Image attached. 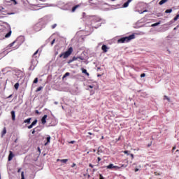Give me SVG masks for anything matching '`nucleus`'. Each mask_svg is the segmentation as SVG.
Masks as SVG:
<instances>
[{
    "mask_svg": "<svg viewBox=\"0 0 179 179\" xmlns=\"http://www.w3.org/2000/svg\"><path fill=\"white\" fill-rule=\"evenodd\" d=\"M135 38V34L129 35V36L122 37L117 40V43L119 44H122L124 43H129L131 40H134Z\"/></svg>",
    "mask_w": 179,
    "mask_h": 179,
    "instance_id": "nucleus-1",
    "label": "nucleus"
},
{
    "mask_svg": "<svg viewBox=\"0 0 179 179\" xmlns=\"http://www.w3.org/2000/svg\"><path fill=\"white\" fill-rule=\"evenodd\" d=\"M72 52H73V48L72 47H70L67 51L59 55V58L63 57L65 59L68 58L71 55V54H72Z\"/></svg>",
    "mask_w": 179,
    "mask_h": 179,
    "instance_id": "nucleus-2",
    "label": "nucleus"
},
{
    "mask_svg": "<svg viewBox=\"0 0 179 179\" xmlns=\"http://www.w3.org/2000/svg\"><path fill=\"white\" fill-rule=\"evenodd\" d=\"M47 117L48 115H44L43 117H42L41 119V122L42 124L44 125V124H46L47 123Z\"/></svg>",
    "mask_w": 179,
    "mask_h": 179,
    "instance_id": "nucleus-3",
    "label": "nucleus"
},
{
    "mask_svg": "<svg viewBox=\"0 0 179 179\" xmlns=\"http://www.w3.org/2000/svg\"><path fill=\"white\" fill-rule=\"evenodd\" d=\"M37 124V120H35L31 124V125L28 126L27 128L28 129H31V128H33V127H34V125H36Z\"/></svg>",
    "mask_w": 179,
    "mask_h": 179,
    "instance_id": "nucleus-4",
    "label": "nucleus"
},
{
    "mask_svg": "<svg viewBox=\"0 0 179 179\" xmlns=\"http://www.w3.org/2000/svg\"><path fill=\"white\" fill-rule=\"evenodd\" d=\"M14 157H15V155H13V152L12 151H10V153L8 155V162H10Z\"/></svg>",
    "mask_w": 179,
    "mask_h": 179,
    "instance_id": "nucleus-5",
    "label": "nucleus"
},
{
    "mask_svg": "<svg viewBox=\"0 0 179 179\" xmlns=\"http://www.w3.org/2000/svg\"><path fill=\"white\" fill-rule=\"evenodd\" d=\"M101 50L103 52H107V51H108V48L107 47L106 45H103L101 47Z\"/></svg>",
    "mask_w": 179,
    "mask_h": 179,
    "instance_id": "nucleus-6",
    "label": "nucleus"
},
{
    "mask_svg": "<svg viewBox=\"0 0 179 179\" xmlns=\"http://www.w3.org/2000/svg\"><path fill=\"white\" fill-rule=\"evenodd\" d=\"M11 117L13 121H15L16 120V115L15 114V110L11 111Z\"/></svg>",
    "mask_w": 179,
    "mask_h": 179,
    "instance_id": "nucleus-7",
    "label": "nucleus"
},
{
    "mask_svg": "<svg viewBox=\"0 0 179 179\" xmlns=\"http://www.w3.org/2000/svg\"><path fill=\"white\" fill-rule=\"evenodd\" d=\"M131 1V0H128L126 3H124L123 8H128L129 3Z\"/></svg>",
    "mask_w": 179,
    "mask_h": 179,
    "instance_id": "nucleus-8",
    "label": "nucleus"
},
{
    "mask_svg": "<svg viewBox=\"0 0 179 179\" xmlns=\"http://www.w3.org/2000/svg\"><path fill=\"white\" fill-rule=\"evenodd\" d=\"M46 141H47V142L45 143V146H47V145H48V143H50V141H51V136H48L47 138H46Z\"/></svg>",
    "mask_w": 179,
    "mask_h": 179,
    "instance_id": "nucleus-9",
    "label": "nucleus"
},
{
    "mask_svg": "<svg viewBox=\"0 0 179 179\" xmlns=\"http://www.w3.org/2000/svg\"><path fill=\"white\" fill-rule=\"evenodd\" d=\"M81 71H82L83 73H85V75H87V76H90L89 73L87 72V70H86L85 69H81Z\"/></svg>",
    "mask_w": 179,
    "mask_h": 179,
    "instance_id": "nucleus-10",
    "label": "nucleus"
},
{
    "mask_svg": "<svg viewBox=\"0 0 179 179\" xmlns=\"http://www.w3.org/2000/svg\"><path fill=\"white\" fill-rule=\"evenodd\" d=\"M114 164H110L109 165H108L107 166H106V169H108L109 170H111V169H114Z\"/></svg>",
    "mask_w": 179,
    "mask_h": 179,
    "instance_id": "nucleus-11",
    "label": "nucleus"
},
{
    "mask_svg": "<svg viewBox=\"0 0 179 179\" xmlns=\"http://www.w3.org/2000/svg\"><path fill=\"white\" fill-rule=\"evenodd\" d=\"M164 100H167V101H169V103L171 102V100L170 99V98L166 95L164 96Z\"/></svg>",
    "mask_w": 179,
    "mask_h": 179,
    "instance_id": "nucleus-12",
    "label": "nucleus"
},
{
    "mask_svg": "<svg viewBox=\"0 0 179 179\" xmlns=\"http://www.w3.org/2000/svg\"><path fill=\"white\" fill-rule=\"evenodd\" d=\"M6 134V127H4V128L3 129L2 132H1V136H5Z\"/></svg>",
    "mask_w": 179,
    "mask_h": 179,
    "instance_id": "nucleus-13",
    "label": "nucleus"
},
{
    "mask_svg": "<svg viewBox=\"0 0 179 179\" xmlns=\"http://www.w3.org/2000/svg\"><path fill=\"white\" fill-rule=\"evenodd\" d=\"M11 34H12V31H9V32L5 35V38H8L10 37Z\"/></svg>",
    "mask_w": 179,
    "mask_h": 179,
    "instance_id": "nucleus-14",
    "label": "nucleus"
},
{
    "mask_svg": "<svg viewBox=\"0 0 179 179\" xmlns=\"http://www.w3.org/2000/svg\"><path fill=\"white\" fill-rule=\"evenodd\" d=\"M30 121H31V118H28L24 120V124H30Z\"/></svg>",
    "mask_w": 179,
    "mask_h": 179,
    "instance_id": "nucleus-15",
    "label": "nucleus"
},
{
    "mask_svg": "<svg viewBox=\"0 0 179 179\" xmlns=\"http://www.w3.org/2000/svg\"><path fill=\"white\" fill-rule=\"evenodd\" d=\"M78 8H79V5H76L75 6H73L72 8L71 12H75V10H76V9H78Z\"/></svg>",
    "mask_w": 179,
    "mask_h": 179,
    "instance_id": "nucleus-16",
    "label": "nucleus"
},
{
    "mask_svg": "<svg viewBox=\"0 0 179 179\" xmlns=\"http://www.w3.org/2000/svg\"><path fill=\"white\" fill-rule=\"evenodd\" d=\"M169 0H161L159 3V5H163L164 3H166Z\"/></svg>",
    "mask_w": 179,
    "mask_h": 179,
    "instance_id": "nucleus-17",
    "label": "nucleus"
},
{
    "mask_svg": "<svg viewBox=\"0 0 179 179\" xmlns=\"http://www.w3.org/2000/svg\"><path fill=\"white\" fill-rule=\"evenodd\" d=\"M69 75H71V73L69 72H67L63 76L62 78L65 79V78H66V76H69Z\"/></svg>",
    "mask_w": 179,
    "mask_h": 179,
    "instance_id": "nucleus-18",
    "label": "nucleus"
},
{
    "mask_svg": "<svg viewBox=\"0 0 179 179\" xmlns=\"http://www.w3.org/2000/svg\"><path fill=\"white\" fill-rule=\"evenodd\" d=\"M14 87L15 90H17L19 89V83H15Z\"/></svg>",
    "mask_w": 179,
    "mask_h": 179,
    "instance_id": "nucleus-19",
    "label": "nucleus"
},
{
    "mask_svg": "<svg viewBox=\"0 0 179 179\" xmlns=\"http://www.w3.org/2000/svg\"><path fill=\"white\" fill-rule=\"evenodd\" d=\"M173 12V9H167L165 10V13H171Z\"/></svg>",
    "mask_w": 179,
    "mask_h": 179,
    "instance_id": "nucleus-20",
    "label": "nucleus"
},
{
    "mask_svg": "<svg viewBox=\"0 0 179 179\" xmlns=\"http://www.w3.org/2000/svg\"><path fill=\"white\" fill-rule=\"evenodd\" d=\"M12 5H17V1L16 0H11Z\"/></svg>",
    "mask_w": 179,
    "mask_h": 179,
    "instance_id": "nucleus-21",
    "label": "nucleus"
},
{
    "mask_svg": "<svg viewBox=\"0 0 179 179\" xmlns=\"http://www.w3.org/2000/svg\"><path fill=\"white\" fill-rule=\"evenodd\" d=\"M179 18V14L176 15V16L173 18V20L176 22V20H178Z\"/></svg>",
    "mask_w": 179,
    "mask_h": 179,
    "instance_id": "nucleus-22",
    "label": "nucleus"
},
{
    "mask_svg": "<svg viewBox=\"0 0 179 179\" xmlns=\"http://www.w3.org/2000/svg\"><path fill=\"white\" fill-rule=\"evenodd\" d=\"M84 177H87V178H90V175L89 173H84Z\"/></svg>",
    "mask_w": 179,
    "mask_h": 179,
    "instance_id": "nucleus-23",
    "label": "nucleus"
},
{
    "mask_svg": "<svg viewBox=\"0 0 179 179\" xmlns=\"http://www.w3.org/2000/svg\"><path fill=\"white\" fill-rule=\"evenodd\" d=\"M37 54H38V50H37L34 53L33 57H34V58H36V55H37Z\"/></svg>",
    "mask_w": 179,
    "mask_h": 179,
    "instance_id": "nucleus-24",
    "label": "nucleus"
},
{
    "mask_svg": "<svg viewBox=\"0 0 179 179\" xmlns=\"http://www.w3.org/2000/svg\"><path fill=\"white\" fill-rule=\"evenodd\" d=\"M37 54H38V50H37L34 53L33 57H34V58H36V55H37Z\"/></svg>",
    "mask_w": 179,
    "mask_h": 179,
    "instance_id": "nucleus-25",
    "label": "nucleus"
},
{
    "mask_svg": "<svg viewBox=\"0 0 179 179\" xmlns=\"http://www.w3.org/2000/svg\"><path fill=\"white\" fill-rule=\"evenodd\" d=\"M38 83V78H36L34 80V82L33 83Z\"/></svg>",
    "mask_w": 179,
    "mask_h": 179,
    "instance_id": "nucleus-26",
    "label": "nucleus"
},
{
    "mask_svg": "<svg viewBox=\"0 0 179 179\" xmlns=\"http://www.w3.org/2000/svg\"><path fill=\"white\" fill-rule=\"evenodd\" d=\"M60 162H61L62 163H66V162H68V159H62V160H60Z\"/></svg>",
    "mask_w": 179,
    "mask_h": 179,
    "instance_id": "nucleus-27",
    "label": "nucleus"
},
{
    "mask_svg": "<svg viewBox=\"0 0 179 179\" xmlns=\"http://www.w3.org/2000/svg\"><path fill=\"white\" fill-rule=\"evenodd\" d=\"M21 179H24V172L21 173Z\"/></svg>",
    "mask_w": 179,
    "mask_h": 179,
    "instance_id": "nucleus-28",
    "label": "nucleus"
},
{
    "mask_svg": "<svg viewBox=\"0 0 179 179\" xmlns=\"http://www.w3.org/2000/svg\"><path fill=\"white\" fill-rule=\"evenodd\" d=\"M113 169H115V170H120V169H121V167H120L118 166H114Z\"/></svg>",
    "mask_w": 179,
    "mask_h": 179,
    "instance_id": "nucleus-29",
    "label": "nucleus"
},
{
    "mask_svg": "<svg viewBox=\"0 0 179 179\" xmlns=\"http://www.w3.org/2000/svg\"><path fill=\"white\" fill-rule=\"evenodd\" d=\"M43 89V87H39L36 89V92H41V90Z\"/></svg>",
    "mask_w": 179,
    "mask_h": 179,
    "instance_id": "nucleus-30",
    "label": "nucleus"
},
{
    "mask_svg": "<svg viewBox=\"0 0 179 179\" xmlns=\"http://www.w3.org/2000/svg\"><path fill=\"white\" fill-rule=\"evenodd\" d=\"M16 43V41H13L10 44V47H13L14 44Z\"/></svg>",
    "mask_w": 179,
    "mask_h": 179,
    "instance_id": "nucleus-31",
    "label": "nucleus"
},
{
    "mask_svg": "<svg viewBox=\"0 0 179 179\" xmlns=\"http://www.w3.org/2000/svg\"><path fill=\"white\" fill-rule=\"evenodd\" d=\"M5 1L6 2V3H12V0H5Z\"/></svg>",
    "mask_w": 179,
    "mask_h": 179,
    "instance_id": "nucleus-32",
    "label": "nucleus"
},
{
    "mask_svg": "<svg viewBox=\"0 0 179 179\" xmlns=\"http://www.w3.org/2000/svg\"><path fill=\"white\" fill-rule=\"evenodd\" d=\"M124 155H129V151H128V150H125V151H124Z\"/></svg>",
    "mask_w": 179,
    "mask_h": 179,
    "instance_id": "nucleus-33",
    "label": "nucleus"
},
{
    "mask_svg": "<svg viewBox=\"0 0 179 179\" xmlns=\"http://www.w3.org/2000/svg\"><path fill=\"white\" fill-rule=\"evenodd\" d=\"M146 76L145 73L141 74V78H145Z\"/></svg>",
    "mask_w": 179,
    "mask_h": 179,
    "instance_id": "nucleus-34",
    "label": "nucleus"
},
{
    "mask_svg": "<svg viewBox=\"0 0 179 179\" xmlns=\"http://www.w3.org/2000/svg\"><path fill=\"white\" fill-rule=\"evenodd\" d=\"M57 27V24L52 25V29H55Z\"/></svg>",
    "mask_w": 179,
    "mask_h": 179,
    "instance_id": "nucleus-35",
    "label": "nucleus"
},
{
    "mask_svg": "<svg viewBox=\"0 0 179 179\" xmlns=\"http://www.w3.org/2000/svg\"><path fill=\"white\" fill-rule=\"evenodd\" d=\"M76 141H71L70 142H69V143H71V145H73V143H76Z\"/></svg>",
    "mask_w": 179,
    "mask_h": 179,
    "instance_id": "nucleus-36",
    "label": "nucleus"
},
{
    "mask_svg": "<svg viewBox=\"0 0 179 179\" xmlns=\"http://www.w3.org/2000/svg\"><path fill=\"white\" fill-rule=\"evenodd\" d=\"M55 43V39H53L51 42V45H54V43Z\"/></svg>",
    "mask_w": 179,
    "mask_h": 179,
    "instance_id": "nucleus-37",
    "label": "nucleus"
},
{
    "mask_svg": "<svg viewBox=\"0 0 179 179\" xmlns=\"http://www.w3.org/2000/svg\"><path fill=\"white\" fill-rule=\"evenodd\" d=\"M71 62H73V59H70L68 61V64H71Z\"/></svg>",
    "mask_w": 179,
    "mask_h": 179,
    "instance_id": "nucleus-38",
    "label": "nucleus"
},
{
    "mask_svg": "<svg viewBox=\"0 0 179 179\" xmlns=\"http://www.w3.org/2000/svg\"><path fill=\"white\" fill-rule=\"evenodd\" d=\"M36 129H34L33 131H31L32 135H34L36 134Z\"/></svg>",
    "mask_w": 179,
    "mask_h": 179,
    "instance_id": "nucleus-39",
    "label": "nucleus"
},
{
    "mask_svg": "<svg viewBox=\"0 0 179 179\" xmlns=\"http://www.w3.org/2000/svg\"><path fill=\"white\" fill-rule=\"evenodd\" d=\"M99 179H104V177H103V175L101 174L99 175Z\"/></svg>",
    "mask_w": 179,
    "mask_h": 179,
    "instance_id": "nucleus-40",
    "label": "nucleus"
},
{
    "mask_svg": "<svg viewBox=\"0 0 179 179\" xmlns=\"http://www.w3.org/2000/svg\"><path fill=\"white\" fill-rule=\"evenodd\" d=\"M72 59H73V61H76V59H78V57H73L72 58Z\"/></svg>",
    "mask_w": 179,
    "mask_h": 179,
    "instance_id": "nucleus-41",
    "label": "nucleus"
},
{
    "mask_svg": "<svg viewBox=\"0 0 179 179\" xmlns=\"http://www.w3.org/2000/svg\"><path fill=\"white\" fill-rule=\"evenodd\" d=\"M130 156L131 157V160H134V154H130Z\"/></svg>",
    "mask_w": 179,
    "mask_h": 179,
    "instance_id": "nucleus-42",
    "label": "nucleus"
},
{
    "mask_svg": "<svg viewBox=\"0 0 179 179\" xmlns=\"http://www.w3.org/2000/svg\"><path fill=\"white\" fill-rule=\"evenodd\" d=\"M119 167H120V169H122V167H127V165L125 166L124 164H122L121 166H119Z\"/></svg>",
    "mask_w": 179,
    "mask_h": 179,
    "instance_id": "nucleus-43",
    "label": "nucleus"
},
{
    "mask_svg": "<svg viewBox=\"0 0 179 179\" xmlns=\"http://www.w3.org/2000/svg\"><path fill=\"white\" fill-rule=\"evenodd\" d=\"M157 22L155 23V24H152L151 26L153 27L155 26H157Z\"/></svg>",
    "mask_w": 179,
    "mask_h": 179,
    "instance_id": "nucleus-44",
    "label": "nucleus"
},
{
    "mask_svg": "<svg viewBox=\"0 0 179 179\" xmlns=\"http://www.w3.org/2000/svg\"><path fill=\"white\" fill-rule=\"evenodd\" d=\"M35 113H36V114H38V115L40 114V112H39L38 110H35Z\"/></svg>",
    "mask_w": 179,
    "mask_h": 179,
    "instance_id": "nucleus-45",
    "label": "nucleus"
},
{
    "mask_svg": "<svg viewBox=\"0 0 179 179\" xmlns=\"http://www.w3.org/2000/svg\"><path fill=\"white\" fill-rule=\"evenodd\" d=\"M98 162H101V158H100V157H98Z\"/></svg>",
    "mask_w": 179,
    "mask_h": 179,
    "instance_id": "nucleus-46",
    "label": "nucleus"
},
{
    "mask_svg": "<svg viewBox=\"0 0 179 179\" xmlns=\"http://www.w3.org/2000/svg\"><path fill=\"white\" fill-rule=\"evenodd\" d=\"M90 167H91L92 169H93V167H94V166H93V164H90Z\"/></svg>",
    "mask_w": 179,
    "mask_h": 179,
    "instance_id": "nucleus-47",
    "label": "nucleus"
},
{
    "mask_svg": "<svg viewBox=\"0 0 179 179\" xmlns=\"http://www.w3.org/2000/svg\"><path fill=\"white\" fill-rule=\"evenodd\" d=\"M138 171H139V169L136 168V169H135V173H136V172H138Z\"/></svg>",
    "mask_w": 179,
    "mask_h": 179,
    "instance_id": "nucleus-48",
    "label": "nucleus"
},
{
    "mask_svg": "<svg viewBox=\"0 0 179 179\" xmlns=\"http://www.w3.org/2000/svg\"><path fill=\"white\" fill-rule=\"evenodd\" d=\"M22 170V168H20L17 171V173H20V171Z\"/></svg>",
    "mask_w": 179,
    "mask_h": 179,
    "instance_id": "nucleus-49",
    "label": "nucleus"
},
{
    "mask_svg": "<svg viewBox=\"0 0 179 179\" xmlns=\"http://www.w3.org/2000/svg\"><path fill=\"white\" fill-rule=\"evenodd\" d=\"M12 94H10V96H8V97H7V99H10V97H12Z\"/></svg>",
    "mask_w": 179,
    "mask_h": 179,
    "instance_id": "nucleus-50",
    "label": "nucleus"
},
{
    "mask_svg": "<svg viewBox=\"0 0 179 179\" xmlns=\"http://www.w3.org/2000/svg\"><path fill=\"white\" fill-rule=\"evenodd\" d=\"M88 135H94V134L91 132H88Z\"/></svg>",
    "mask_w": 179,
    "mask_h": 179,
    "instance_id": "nucleus-51",
    "label": "nucleus"
},
{
    "mask_svg": "<svg viewBox=\"0 0 179 179\" xmlns=\"http://www.w3.org/2000/svg\"><path fill=\"white\" fill-rule=\"evenodd\" d=\"M89 87H90V89H93V86H92V85H89Z\"/></svg>",
    "mask_w": 179,
    "mask_h": 179,
    "instance_id": "nucleus-52",
    "label": "nucleus"
},
{
    "mask_svg": "<svg viewBox=\"0 0 179 179\" xmlns=\"http://www.w3.org/2000/svg\"><path fill=\"white\" fill-rule=\"evenodd\" d=\"M150 146H152V144H148V148H150Z\"/></svg>",
    "mask_w": 179,
    "mask_h": 179,
    "instance_id": "nucleus-53",
    "label": "nucleus"
},
{
    "mask_svg": "<svg viewBox=\"0 0 179 179\" xmlns=\"http://www.w3.org/2000/svg\"><path fill=\"white\" fill-rule=\"evenodd\" d=\"M62 159H57V162H61Z\"/></svg>",
    "mask_w": 179,
    "mask_h": 179,
    "instance_id": "nucleus-54",
    "label": "nucleus"
},
{
    "mask_svg": "<svg viewBox=\"0 0 179 179\" xmlns=\"http://www.w3.org/2000/svg\"><path fill=\"white\" fill-rule=\"evenodd\" d=\"M173 150H176V147H173Z\"/></svg>",
    "mask_w": 179,
    "mask_h": 179,
    "instance_id": "nucleus-55",
    "label": "nucleus"
},
{
    "mask_svg": "<svg viewBox=\"0 0 179 179\" xmlns=\"http://www.w3.org/2000/svg\"><path fill=\"white\" fill-rule=\"evenodd\" d=\"M16 142H17V138L15 140V143H16Z\"/></svg>",
    "mask_w": 179,
    "mask_h": 179,
    "instance_id": "nucleus-56",
    "label": "nucleus"
},
{
    "mask_svg": "<svg viewBox=\"0 0 179 179\" xmlns=\"http://www.w3.org/2000/svg\"><path fill=\"white\" fill-rule=\"evenodd\" d=\"M101 139H104V136H101Z\"/></svg>",
    "mask_w": 179,
    "mask_h": 179,
    "instance_id": "nucleus-57",
    "label": "nucleus"
},
{
    "mask_svg": "<svg viewBox=\"0 0 179 179\" xmlns=\"http://www.w3.org/2000/svg\"><path fill=\"white\" fill-rule=\"evenodd\" d=\"M100 76H101V75L99 74V75H98V77H100Z\"/></svg>",
    "mask_w": 179,
    "mask_h": 179,
    "instance_id": "nucleus-58",
    "label": "nucleus"
},
{
    "mask_svg": "<svg viewBox=\"0 0 179 179\" xmlns=\"http://www.w3.org/2000/svg\"><path fill=\"white\" fill-rule=\"evenodd\" d=\"M38 151L40 152V148H38Z\"/></svg>",
    "mask_w": 179,
    "mask_h": 179,
    "instance_id": "nucleus-59",
    "label": "nucleus"
},
{
    "mask_svg": "<svg viewBox=\"0 0 179 179\" xmlns=\"http://www.w3.org/2000/svg\"><path fill=\"white\" fill-rule=\"evenodd\" d=\"M157 24H160V22H157Z\"/></svg>",
    "mask_w": 179,
    "mask_h": 179,
    "instance_id": "nucleus-60",
    "label": "nucleus"
},
{
    "mask_svg": "<svg viewBox=\"0 0 179 179\" xmlns=\"http://www.w3.org/2000/svg\"><path fill=\"white\" fill-rule=\"evenodd\" d=\"M8 15H12V13H8Z\"/></svg>",
    "mask_w": 179,
    "mask_h": 179,
    "instance_id": "nucleus-61",
    "label": "nucleus"
},
{
    "mask_svg": "<svg viewBox=\"0 0 179 179\" xmlns=\"http://www.w3.org/2000/svg\"><path fill=\"white\" fill-rule=\"evenodd\" d=\"M99 152H100V150H98V153H99Z\"/></svg>",
    "mask_w": 179,
    "mask_h": 179,
    "instance_id": "nucleus-62",
    "label": "nucleus"
},
{
    "mask_svg": "<svg viewBox=\"0 0 179 179\" xmlns=\"http://www.w3.org/2000/svg\"><path fill=\"white\" fill-rule=\"evenodd\" d=\"M90 139H92V137H90Z\"/></svg>",
    "mask_w": 179,
    "mask_h": 179,
    "instance_id": "nucleus-63",
    "label": "nucleus"
},
{
    "mask_svg": "<svg viewBox=\"0 0 179 179\" xmlns=\"http://www.w3.org/2000/svg\"><path fill=\"white\" fill-rule=\"evenodd\" d=\"M111 1H115V0H111Z\"/></svg>",
    "mask_w": 179,
    "mask_h": 179,
    "instance_id": "nucleus-64",
    "label": "nucleus"
}]
</instances>
